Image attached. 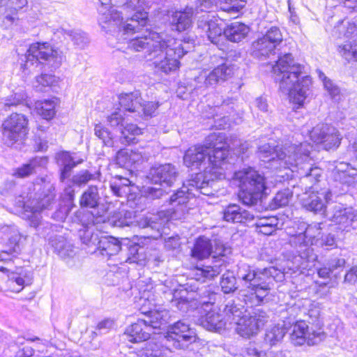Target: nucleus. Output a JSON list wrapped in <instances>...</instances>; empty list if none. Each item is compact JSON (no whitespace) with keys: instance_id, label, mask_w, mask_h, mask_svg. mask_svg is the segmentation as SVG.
Segmentation results:
<instances>
[{"instance_id":"3c124183","label":"nucleus","mask_w":357,"mask_h":357,"mask_svg":"<svg viewBox=\"0 0 357 357\" xmlns=\"http://www.w3.org/2000/svg\"><path fill=\"white\" fill-rule=\"evenodd\" d=\"M318 75L331 99L335 102H338L341 98L340 88L321 70L318 71Z\"/></svg>"},{"instance_id":"49530a36","label":"nucleus","mask_w":357,"mask_h":357,"mask_svg":"<svg viewBox=\"0 0 357 357\" xmlns=\"http://www.w3.org/2000/svg\"><path fill=\"white\" fill-rule=\"evenodd\" d=\"M287 332L288 331L284 323L282 325L279 324L275 325L266 330L264 336V342L271 347L275 346L281 342Z\"/></svg>"},{"instance_id":"412c9836","label":"nucleus","mask_w":357,"mask_h":357,"mask_svg":"<svg viewBox=\"0 0 357 357\" xmlns=\"http://www.w3.org/2000/svg\"><path fill=\"white\" fill-rule=\"evenodd\" d=\"M167 337L174 341V347L178 349H183L188 344L195 342L197 339L195 329L190 327L185 319L178 320L170 325Z\"/></svg>"},{"instance_id":"e433bc0d","label":"nucleus","mask_w":357,"mask_h":357,"mask_svg":"<svg viewBox=\"0 0 357 357\" xmlns=\"http://www.w3.org/2000/svg\"><path fill=\"white\" fill-rule=\"evenodd\" d=\"M72 192L73 190L70 188L63 189L61 195L59 208L52 214V218L54 220L61 222L65 221L72 208L75 206Z\"/></svg>"},{"instance_id":"864d4df0","label":"nucleus","mask_w":357,"mask_h":357,"mask_svg":"<svg viewBox=\"0 0 357 357\" xmlns=\"http://www.w3.org/2000/svg\"><path fill=\"white\" fill-rule=\"evenodd\" d=\"M160 105L158 101H149L140 103V107H138L137 113L139 116H143L145 119L151 118L156 116L157 110Z\"/></svg>"},{"instance_id":"393cba45","label":"nucleus","mask_w":357,"mask_h":357,"mask_svg":"<svg viewBox=\"0 0 357 357\" xmlns=\"http://www.w3.org/2000/svg\"><path fill=\"white\" fill-rule=\"evenodd\" d=\"M222 218L228 222L250 225L255 220V214L237 204H229L223 209Z\"/></svg>"},{"instance_id":"58836bf2","label":"nucleus","mask_w":357,"mask_h":357,"mask_svg":"<svg viewBox=\"0 0 357 357\" xmlns=\"http://www.w3.org/2000/svg\"><path fill=\"white\" fill-rule=\"evenodd\" d=\"M212 252L213 244L211 241L204 236H200L196 238L191 249L190 255L193 259L203 260L208 258Z\"/></svg>"},{"instance_id":"aec40b11","label":"nucleus","mask_w":357,"mask_h":357,"mask_svg":"<svg viewBox=\"0 0 357 357\" xmlns=\"http://www.w3.org/2000/svg\"><path fill=\"white\" fill-rule=\"evenodd\" d=\"M331 200V190L329 188H321L320 190L305 191L301 204L307 211L327 217L328 213L326 212V207Z\"/></svg>"},{"instance_id":"f704fd0d","label":"nucleus","mask_w":357,"mask_h":357,"mask_svg":"<svg viewBox=\"0 0 357 357\" xmlns=\"http://www.w3.org/2000/svg\"><path fill=\"white\" fill-rule=\"evenodd\" d=\"M151 260V256L148 257L147 255L146 249L140 245L139 243H132L127 247L126 262L145 266L146 262Z\"/></svg>"},{"instance_id":"c85d7f7f","label":"nucleus","mask_w":357,"mask_h":357,"mask_svg":"<svg viewBox=\"0 0 357 357\" xmlns=\"http://www.w3.org/2000/svg\"><path fill=\"white\" fill-rule=\"evenodd\" d=\"M332 176L335 181L349 186L357 180V169L348 162L335 161Z\"/></svg>"},{"instance_id":"5fc2aeb1","label":"nucleus","mask_w":357,"mask_h":357,"mask_svg":"<svg viewBox=\"0 0 357 357\" xmlns=\"http://www.w3.org/2000/svg\"><path fill=\"white\" fill-rule=\"evenodd\" d=\"M139 225L142 229L151 231L150 234L147 233V236L144 237L145 241L150 240L151 238L156 239L161 235L159 225L147 218L142 220Z\"/></svg>"},{"instance_id":"4468645a","label":"nucleus","mask_w":357,"mask_h":357,"mask_svg":"<svg viewBox=\"0 0 357 357\" xmlns=\"http://www.w3.org/2000/svg\"><path fill=\"white\" fill-rule=\"evenodd\" d=\"M26 59L31 62L41 64L43 68L50 72L58 68L62 62V52L54 49L50 43H32L26 52Z\"/></svg>"},{"instance_id":"680f3d73","label":"nucleus","mask_w":357,"mask_h":357,"mask_svg":"<svg viewBox=\"0 0 357 357\" xmlns=\"http://www.w3.org/2000/svg\"><path fill=\"white\" fill-rule=\"evenodd\" d=\"M27 98L24 91H19L8 96L4 100L5 107H10L23 104Z\"/></svg>"},{"instance_id":"423d86ee","label":"nucleus","mask_w":357,"mask_h":357,"mask_svg":"<svg viewBox=\"0 0 357 357\" xmlns=\"http://www.w3.org/2000/svg\"><path fill=\"white\" fill-rule=\"evenodd\" d=\"M41 186L39 183H31L15 199V204L21 208L24 215L29 219L31 227L36 229V234L41 238H54L53 232L56 225L43 221L40 211L48 208L55 198L54 188L49 187L47 192H40Z\"/></svg>"},{"instance_id":"7c9ffc66","label":"nucleus","mask_w":357,"mask_h":357,"mask_svg":"<svg viewBox=\"0 0 357 357\" xmlns=\"http://www.w3.org/2000/svg\"><path fill=\"white\" fill-rule=\"evenodd\" d=\"M169 350L162 342L152 339L135 349L138 357H164Z\"/></svg>"},{"instance_id":"bf43d9fd","label":"nucleus","mask_w":357,"mask_h":357,"mask_svg":"<svg viewBox=\"0 0 357 357\" xmlns=\"http://www.w3.org/2000/svg\"><path fill=\"white\" fill-rule=\"evenodd\" d=\"M316 246L326 250H332L337 248V238L331 233L322 234Z\"/></svg>"},{"instance_id":"a878e982","label":"nucleus","mask_w":357,"mask_h":357,"mask_svg":"<svg viewBox=\"0 0 357 357\" xmlns=\"http://www.w3.org/2000/svg\"><path fill=\"white\" fill-rule=\"evenodd\" d=\"M208 151L205 141L203 144H197L190 147L185 153L183 162L186 167L192 169H200L205 166L206 160L208 159Z\"/></svg>"},{"instance_id":"20e7f679","label":"nucleus","mask_w":357,"mask_h":357,"mask_svg":"<svg viewBox=\"0 0 357 357\" xmlns=\"http://www.w3.org/2000/svg\"><path fill=\"white\" fill-rule=\"evenodd\" d=\"M223 264V260L218 259L213 265L197 266L193 271V280L188 282L185 287L174 290L171 301L172 306L183 313L188 312L192 300L197 301L202 307L213 306L217 294L213 290V287L202 283L218 276L222 271Z\"/></svg>"},{"instance_id":"39448f33","label":"nucleus","mask_w":357,"mask_h":357,"mask_svg":"<svg viewBox=\"0 0 357 357\" xmlns=\"http://www.w3.org/2000/svg\"><path fill=\"white\" fill-rule=\"evenodd\" d=\"M71 218L73 223L77 225V230L79 238L82 243L86 245L87 252L109 260L120 251H123L119 238L106 236L96 229L95 225L98 222V218L93 213L78 210Z\"/></svg>"},{"instance_id":"c03bdc74","label":"nucleus","mask_w":357,"mask_h":357,"mask_svg":"<svg viewBox=\"0 0 357 357\" xmlns=\"http://www.w3.org/2000/svg\"><path fill=\"white\" fill-rule=\"evenodd\" d=\"M100 197L97 186L90 185L82 193L79 199V204L82 208L96 209L100 204Z\"/></svg>"},{"instance_id":"052dcab7","label":"nucleus","mask_w":357,"mask_h":357,"mask_svg":"<svg viewBox=\"0 0 357 357\" xmlns=\"http://www.w3.org/2000/svg\"><path fill=\"white\" fill-rule=\"evenodd\" d=\"M241 354L243 357H264L266 356V353L259 348L258 344L251 342H249L242 349Z\"/></svg>"},{"instance_id":"de8ad7c7","label":"nucleus","mask_w":357,"mask_h":357,"mask_svg":"<svg viewBox=\"0 0 357 357\" xmlns=\"http://www.w3.org/2000/svg\"><path fill=\"white\" fill-rule=\"evenodd\" d=\"M131 181L125 177L116 176L113 181L110 183V188L113 194L116 197H127L130 199Z\"/></svg>"},{"instance_id":"1a4fd4ad","label":"nucleus","mask_w":357,"mask_h":357,"mask_svg":"<svg viewBox=\"0 0 357 357\" xmlns=\"http://www.w3.org/2000/svg\"><path fill=\"white\" fill-rule=\"evenodd\" d=\"M234 178L238 182V198L242 204L257 205L266 196V178L255 168L248 167L236 172Z\"/></svg>"},{"instance_id":"6e6d98bb","label":"nucleus","mask_w":357,"mask_h":357,"mask_svg":"<svg viewBox=\"0 0 357 357\" xmlns=\"http://www.w3.org/2000/svg\"><path fill=\"white\" fill-rule=\"evenodd\" d=\"M292 197V192L289 189H284L278 192L274 196L271 206L273 209H276L288 205Z\"/></svg>"},{"instance_id":"603ef678","label":"nucleus","mask_w":357,"mask_h":357,"mask_svg":"<svg viewBox=\"0 0 357 357\" xmlns=\"http://www.w3.org/2000/svg\"><path fill=\"white\" fill-rule=\"evenodd\" d=\"M356 31V27L355 25L349 24L346 26L343 20H339L332 30V36L337 38H341L342 36L349 38Z\"/></svg>"},{"instance_id":"ddd939ff","label":"nucleus","mask_w":357,"mask_h":357,"mask_svg":"<svg viewBox=\"0 0 357 357\" xmlns=\"http://www.w3.org/2000/svg\"><path fill=\"white\" fill-rule=\"evenodd\" d=\"M208 151V162L213 169H227L228 164H233L234 158L230 155L229 144L223 133L213 132L205 138Z\"/></svg>"},{"instance_id":"a18cd8bd","label":"nucleus","mask_w":357,"mask_h":357,"mask_svg":"<svg viewBox=\"0 0 357 357\" xmlns=\"http://www.w3.org/2000/svg\"><path fill=\"white\" fill-rule=\"evenodd\" d=\"M96 176L89 170H84L75 174L71 179L65 181V188H70L73 190V198L75 199V188H80L85 185L89 181L95 179Z\"/></svg>"},{"instance_id":"f257e3e1","label":"nucleus","mask_w":357,"mask_h":357,"mask_svg":"<svg viewBox=\"0 0 357 357\" xmlns=\"http://www.w3.org/2000/svg\"><path fill=\"white\" fill-rule=\"evenodd\" d=\"M98 8V24L101 30L116 38L119 43L127 40L128 47L135 52H142L147 60H153L155 68L165 74L177 70L180 59L192 48L190 40H178L165 33L146 29L141 36L130 37L146 25L148 13L137 10L135 1H126L121 9L126 13L123 21L122 11H119L111 4L112 1H100Z\"/></svg>"},{"instance_id":"79ce46f5","label":"nucleus","mask_w":357,"mask_h":357,"mask_svg":"<svg viewBox=\"0 0 357 357\" xmlns=\"http://www.w3.org/2000/svg\"><path fill=\"white\" fill-rule=\"evenodd\" d=\"M250 225L255 226L257 232L268 236L276 230L278 219L275 216L259 218L255 215V220Z\"/></svg>"},{"instance_id":"2eb2a0df","label":"nucleus","mask_w":357,"mask_h":357,"mask_svg":"<svg viewBox=\"0 0 357 357\" xmlns=\"http://www.w3.org/2000/svg\"><path fill=\"white\" fill-rule=\"evenodd\" d=\"M22 236L17 227L3 225L0 227V243H5L8 247L6 250L0 252V271L6 273L8 271L5 265H8L13 257H17L21 251Z\"/></svg>"},{"instance_id":"dca6fc26","label":"nucleus","mask_w":357,"mask_h":357,"mask_svg":"<svg viewBox=\"0 0 357 357\" xmlns=\"http://www.w3.org/2000/svg\"><path fill=\"white\" fill-rule=\"evenodd\" d=\"M190 6H187L183 10L176 11L170 19L171 29L178 32L188 29L192 24L194 17L197 18L202 15L203 11L212 8L213 1H191Z\"/></svg>"},{"instance_id":"6e6552de","label":"nucleus","mask_w":357,"mask_h":357,"mask_svg":"<svg viewBox=\"0 0 357 357\" xmlns=\"http://www.w3.org/2000/svg\"><path fill=\"white\" fill-rule=\"evenodd\" d=\"M312 146L307 142L300 143L298 155L294 158L292 165L289 166L288 172L279 176L284 179L297 176L300 178L302 185H304L305 191L317 190L316 184L320 181L322 177V169L317 166H313L310 153Z\"/></svg>"},{"instance_id":"c756f323","label":"nucleus","mask_w":357,"mask_h":357,"mask_svg":"<svg viewBox=\"0 0 357 357\" xmlns=\"http://www.w3.org/2000/svg\"><path fill=\"white\" fill-rule=\"evenodd\" d=\"M151 333V327L146 319H138L137 322L126 328L124 335L129 342L136 343L149 340Z\"/></svg>"},{"instance_id":"ea45409f","label":"nucleus","mask_w":357,"mask_h":357,"mask_svg":"<svg viewBox=\"0 0 357 357\" xmlns=\"http://www.w3.org/2000/svg\"><path fill=\"white\" fill-rule=\"evenodd\" d=\"M119 102L121 107L127 112L137 113L142 100L141 93L135 90L128 93H121L119 95Z\"/></svg>"},{"instance_id":"72a5a7b5","label":"nucleus","mask_w":357,"mask_h":357,"mask_svg":"<svg viewBox=\"0 0 357 357\" xmlns=\"http://www.w3.org/2000/svg\"><path fill=\"white\" fill-rule=\"evenodd\" d=\"M56 162L59 167V179L64 183L71 175L73 169L79 164L75 161L70 152L63 151L56 155Z\"/></svg>"},{"instance_id":"a211bd4d","label":"nucleus","mask_w":357,"mask_h":357,"mask_svg":"<svg viewBox=\"0 0 357 357\" xmlns=\"http://www.w3.org/2000/svg\"><path fill=\"white\" fill-rule=\"evenodd\" d=\"M291 342L295 346L317 344L324 340L326 334L319 327L317 330L310 329L305 321H297L287 329Z\"/></svg>"},{"instance_id":"7ed1b4c3","label":"nucleus","mask_w":357,"mask_h":357,"mask_svg":"<svg viewBox=\"0 0 357 357\" xmlns=\"http://www.w3.org/2000/svg\"><path fill=\"white\" fill-rule=\"evenodd\" d=\"M284 273L274 266L257 268L245 263L238 265L236 276L232 272L222 275L220 286L225 294L234 292L237 281L243 290L246 291L245 301L251 305H261L267 302L266 297L274 286V282L282 281Z\"/></svg>"},{"instance_id":"09e8293b","label":"nucleus","mask_w":357,"mask_h":357,"mask_svg":"<svg viewBox=\"0 0 357 357\" xmlns=\"http://www.w3.org/2000/svg\"><path fill=\"white\" fill-rule=\"evenodd\" d=\"M322 222H312L307 225V228L305 234L306 237L305 245L307 244L306 248L314 250L312 246L317 245L322 234L323 227Z\"/></svg>"},{"instance_id":"bb28decb","label":"nucleus","mask_w":357,"mask_h":357,"mask_svg":"<svg viewBox=\"0 0 357 357\" xmlns=\"http://www.w3.org/2000/svg\"><path fill=\"white\" fill-rule=\"evenodd\" d=\"M328 218L332 222L338 225V229L342 231H349L356 218L353 208H344L342 205H336L331 215L328 213Z\"/></svg>"},{"instance_id":"37998d69","label":"nucleus","mask_w":357,"mask_h":357,"mask_svg":"<svg viewBox=\"0 0 357 357\" xmlns=\"http://www.w3.org/2000/svg\"><path fill=\"white\" fill-rule=\"evenodd\" d=\"M223 315L211 308L202 317V325L208 331H218L225 327Z\"/></svg>"},{"instance_id":"8fccbe9b","label":"nucleus","mask_w":357,"mask_h":357,"mask_svg":"<svg viewBox=\"0 0 357 357\" xmlns=\"http://www.w3.org/2000/svg\"><path fill=\"white\" fill-rule=\"evenodd\" d=\"M337 51L340 55L348 63L357 62V43L356 40L347 41L339 45Z\"/></svg>"},{"instance_id":"e2e57ef3","label":"nucleus","mask_w":357,"mask_h":357,"mask_svg":"<svg viewBox=\"0 0 357 357\" xmlns=\"http://www.w3.org/2000/svg\"><path fill=\"white\" fill-rule=\"evenodd\" d=\"M37 85H35L36 88H38V91H44L43 88L46 86H50L56 82V77L49 73H42L40 75L36 77Z\"/></svg>"},{"instance_id":"f03ea898","label":"nucleus","mask_w":357,"mask_h":357,"mask_svg":"<svg viewBox=\"0 0 357 357\" xmlns=\"http://www.w3.org/2000/svg\"><path fill=\"white\" fill-rule=\"evenodd\" d=\"M283 37L278 27L271 26L266 33L252 44V55L259 60L278 55L273 67L275 80L280 90L288 94L295 103L301 106L309 95L312 79L305 66L296 63L292 54L281 50Z\"/></svg>"},{"instance_id":"c9c22d12","label":"nucleus","mask_w":357,"mask_h":357,"mask_svg":"<svg viewBox=\"0 0 357 357\" xmlns=\"http://www.w3.org/2000/svg\"><path fill=\"white\" fill-rule=\"evenodd\" d=\"M250 30V27L245 24L233 22L225 27L223 35L230 42L239 43L247 37Z\"/></svg>"},{"instance_id":"13d9d810","label":"nucleus","mask_w":357,"mask_h":357,"mask_svg":"<svg viewBox=\"0 0 357 357\" xmlns=\"http://www.w3.org/2000/svg\"><path fill=\"white\" fill-rule=\"evenodd\" d=\"M163 311L155 309V306L152 310L146 322L151 327V331L153 333V329L158 328L160 325L165 321L163 319Z\"/></svg>"},{"instance_id":"5701e85b","label":"nucleus","mask_w":357,"mask_h":357,"mask_svg":"<svg viewBox=\"0 0 357 357\" xmlns=\"http://www.w3.org/2000/svg\"><path fill=\"white\" fill-rule=\"evenodd\" d=\"M268 318L264 311L255 310L253 314L240 319L236 328L237 333L242 337H249L254 335L268 321Z\"/></svg>"},{"instance_id":"2f4dec72","label":"nucleus","mask_w":357,"mask_h":357,"mask_svg":"<svg viewBox=\"0 0 357 357\" xmlns=\"http://www.w3.org/2000/svg\"><path fill=\"white\" fill-rule=\"evenodd\" d=\"M33 280V273L22 267H18L15 271L8 275V284L13 291L20 292L25 286L30 285Z\"/></svg>"},{"instance_id":"a19ab883","label":"nucleus","mask_w":357,"mask_h":357,"mask_svg":"<svg viewBox=\"0 0 357 357\" xmlns=\"http://www.w3.org/2000/svg\"><path fill=\"white\" fill-rule=\"evenodd\" d=\"M59 103V100L56 97L45 99L38 102L36 105V109L43 119L52 120L56 115V107Z\"/></svg>"},{"instance_id":"4d7b16f0","label":"nucleus","mask_w":357,"mask_h":357,"mask_svg":"<svg viewBox=\"0 0 357 357\" xmlns=\"http://www.w3.org/2000/svg\"><path fill=\"white\" fill-rule=\"evenodd\" d=\"M95 135L102 141L107 146H113L112 134L101 124H96L94 128Z\"/></svg>"},{"instance_id":"9d476101","label":"nucleus","mask_w":357,"mask_h":357,"mask_svg":"<svg viewBox=\"0 0 357 357\" xmlns=\"http://www.w3.org/2000/svg\"><path fill=\"white\" fill-rule=\"evenodd\" d=\"M299 150L300 144L282 146L280 142L269 137L267 142L258 146L257 155L261 162L267 164L266 168L282 173V169L288 172Z\"/></svg>"},{"instance_id":"f8f14e48","label":"nucleus","mask_w":357,"mask_h":357,"mask_svg":"<svg viewBox=\"0 0 357 357\" xmlns=\"http://www.w3.org/2000/svg\"><path fill=\"white\" fill-rule=\"evenodd\" d=\"M29 119L22 114L13 112L2 123V139L7 146L20 149L29 133Z\"/></svg>"},{"instance_id":"69168bd1","label":"nucleus","mask_w":357,"mask_h":357,"mask_svg":"<svg viewBox=\"0 0 357 357\" xmlns=\"http://www.w3.org/2000/svg\"><path fill=\"white\" fill-rule=\"evenodd\" d=\"M129 150L128 149H121L119 151L116 155V163L125 169H130L131 166V163H130V160H129Z\"/></svg>"},{"instance_id":"f3484780","label":"nucleus","mask_w":357,"mask_h":357,"mask_svg":"<svg viewBox=\"0 0 357 357\" xmlns=\"http://www.w3.org/2000/svg\"><path fill=\"white\" fill-rule=\"evenodd\" d=\"M233 75L231 65L222 63L211 70H203L195 77V89L200 90L201 93L208 88L214 89L221 84Z\"/></svg>"},{"instance_id":"0e129e2a","label":"nucleus","mask_w":357,"mask_h":357,"mask_svg":"<svg viewBox=\"0 0 357 357\" xmlns=\"http://www.w3.org/2000/svg\"><path fill=\"white\" fill-rule=\"evenodd\" d=\"M133 212L126 211L120 212L119 215L115 220L114 224L117 227H129L132 223Z\"/></svg>"},{"instance_id":"9b49d317","label":"nucleus","mask_w":357,"mask_h":357,"mask_svg":"<svg viewBox=\"0 0 357 357\" xmlns=\"http://www.w3.org/2000/svg\"><path fill=\"white\" fill-rule=\"evenodd\" d=\"M307 225L308 223L303 220L294 222L293 227L294 233L290 234L289 239V243L294 251L289 253L287 257L288 266L291 270L306 269L314 266L318 259L314 250L306 248L307 245H305L306 239L305 234Z\"/></svg>"},{"instance_id":"6ab92c4d","label":"nucleus","mask_w":357,"mask_h":357,"mask_svg":"<svg viewBox=\"0 0 357 357\" xmlns=\"http://www.w3.org/2000/svg\"><path fill=\"white\" fill-rule=\"evenodd\" d=\"M310 139L315 144H320L327 151L337 149L342 140L339 130L333 126L328 123H319L307 130Z\"/></svg>"},{"instance_id":"4c0bfd02","label":"nucleus","mask_w":357,"mask_h":357,"mask_svg":"<svg viewBox=\"0 0 357 357\" xmlns=\"http://www.w3.org/2000/svg\"><path fill=\"white\" fill-rule=\"evenodd\" d=\"M49 244L54 249V252L63 259L72 258L75 255L73 245L68 242L63 236L55 235L54 238L51 237Z\"/></svg>"},{"instance_id":"4be33fe9","label":"nucleus","mask_w":357,"mask_h":357,"mask_svg":"<svg viewBox=\"0 0 357 357\" xmlns=\"http://www.w3.org/2000/svg\"><path fill=\"white\" fill-rule=\"evenodd\" d=\"M124 112L121 109L114 111L107 118V123L112 128L120 130L121 137L128 144L135 143V137L142 133V129L136 124L128 123L124 126Z\"/></svg>"},{"instance_id":"0eeeda50","label":"nucleus","mask_w":357,"mask_h":357,"mask_svg":"<svg viewBox=\"0 0 357 357\" xmlns=\"http://www.w3.org/2000/svg\"><path fill=\"white\" fill-rule=\"evenodd\" d=\"M210 181L206 179L202 172L191 175V178L183 183L181 188L177 189L165 201L168 206L165 208L167 218L172 220H181L184 218L188 210L187 204L190 197L199 194L210 195L212 192L209 188Z\"/></svg>"},{"instance_id":"338daca9","label":"nucleus","mask_w":357,"mask_h":357,"mask_svg":"<svg viewBox=\"0 0 357 357\" xmlns=\"http://www.w3.org/2000/svg\"><path fill=\"white\" fill-rule=\"evenodd\" d=\"M70 36L74 44L79 48H84L89 43V38L86 33L81 31H73Z\"/></svg>"},{"instance_id":"774afa93","label":"nucleus","mask_w":357,"mask_h":357,"mask_svg":"<svg viewBox=\"0 0 357 357\" xmlns=\"http://www.w3.org/2000/svg\"><path fill=\"white\" fill-rule=\"evenodd\" d=\"M164 190L160 187L146 186L144 187L143 193L148 199H155L160 198L164 194Z\"/></svg>"},{"instance_id":"b1692460","label":"nucleus","mask_w":357,"mask_h":357,"mask_svg":"<svg viewBox=\"0 0 357 357\" xmlns=\"http://www.w3.org/2000/svg\"><path fill=\"white\" fill-rule=\"evenodd\" d=\"M178 177L175 166L170 163L160 165L150 169L148 178L152 183L160 187H172Z\"/></svg>"},{"instance_id":"cd10ccee","label":"nucleus","mask_w":357,"mask_h":357,"mask_svg":"<svg viewBox=\"0 0 357 357\" xmlns=\"http://www.w3.org/2000/svg\"><path fill=\"white\" fill-rule=\"evenodd\" d=\"M209 10L203 11L200 17H199L197 26L199 29H202L207 36L208 39L214 44L219 42L220 38L222 37L223 31L218 24L211 19L209 14ZM213 17V16H212Z\"/></svg>"},{"instance_id":"473e14b6","label":"nucleus","mask_w":357,"mask_h":357,"mask_svg":"<svg viewBox=\"0 0 357 357\" xmlns=\"http://www.w3.org/2000/svg\"><path fill=\"white\" fill-rule=\"evenodd\" d=\"M48 162L47 156H35L27 162L13 170V175L17 178H24L36 172L38 168L45 167Z\"/></svg>"}]
</instances>
